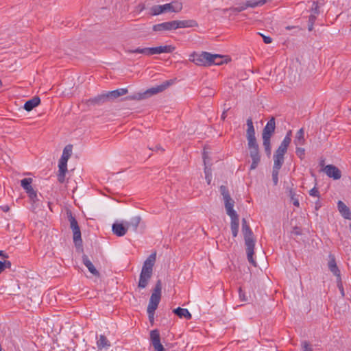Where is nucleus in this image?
<instances>
[{"label": "nucleus", "mask_w": 351, "mask_h": 351, "mask_svg": "<svg viewBox=\"0 0 351 351\" xmlns=\"http://www.w3.org/2000/svg\"><path fill=\"white\" fill-rule=\"evenodd\" d=\"M156 254L153 253L149 256L143 263L139 277L138 287L141 289L145 288L152 276L153 267L156 261Z\"/></svg>", "instance_id": "f257e3e1"}, {"label": "nucleus", "mask_w": 351, "mask_h": 351, "mask_svg": "<svg viewBox=\"0 0 351 351\" xmlns=\"http://www.w3.org/2000/svg\"><path fill=\"white\" fill-rule=\"evenodd\" d=\"M242 232L246 245L247 260L250 263L256 265V263L253 259L255 241L253 238V233L250 230V226L247 224L245 219H242Z\"/></svg>", "instance_id": "f03ea898"}, {"label": "nucleus", "mask_w": 351, "mask_h": 351, "mask_svg": "<svg viewBox=\"0 0 351 351\" xmlns=\"http://www.w3.org/2000/svg\"><path fill=\"white\" fill-rule=\"evenodd\" d=\"M176 47L171 45L154 47L137 48L135 49H125L127 53H141L147 56L155 54L170 53L174 51Z\"/></svg>", "instance_id": "7ed1b4c3"}, {"label": "nucleus", "mask_w": 351, "mask_h": 351, "mask_svg": "<svg viewBox=\"0 0 351 351\" xmlns=\"http://www.w3.org/2000/svg\"><path fill=\"white\" fill-rule=\"evenodd\" d=\"M182 9V3L178 1H174L164 5H156L149 10V14L152 16H158L165 12H180Z\"/></svg>", "instance_id": "20e7f679"}, {"label": "nucleus", "mask_w": 351, "mask_h": 351, "mask_svg": "<svg viewBox=\"0 0 351 351\" xmlns=\"http://www.w3.org/2000/svg\"><path fill=\"white\" fill-rule=\"evenodd\" d=\"M171 84L170 81H166L162 84L156 87H152L146 90L143 93H138L134 95L130 96L128 99L132 100H142L149 97L152 95H156L165 90L167 87Z\"/></svg>", "instance_id": "39448f33"}, {"label": "nucleus", "mask_w": 351, "mask_h": 351, "mask_svg": "<svg viewBox=\"0 0 351 351\" xmlns=\"http://www.w3.org/2000/svg\"><path fill=\"white\" fill-rule=\"evenodd\" d=\"M213 56L208 52H202L200 53L193 52L189 56V60L195 63L198 66H209V60L213 58ZM216 58L215 56L214 58Z\"/></svg>", "instance_id": "423d86ee"}, {"label": "nucleus", "mask_w": 351, "mask_h": 351, "mask_svg": "<svg viewBox=\"0 0 351 351\" xmlns=\"http://www.w3.org/2000/svg\"><path fill=\"white\" fill-rule=\"evenodd\" d=\"M220 192L223 196L227 215L228 216L237 215L233 209L234 201L231 198L227 188L225 186H221Z\"/></svg>", "instance_id": "0eeeda50"}, {"label": "nucleus", "mask_w": 351, "mask_h": 351, "mask_svg": "<svg viewBox=\"0 0 351 351\" xmlns=\"http://www.w3.org/2000/svg\"><path fill=\"white\" fill-rule=\"evenodd\" d=\"M161 290H162V284H161V281L159 280L156 282L155 287H154L153 292L151 295L147 308H149L152 310L157 309L158 304L161 299Z\"/></svg>", "instance_id": "6e6552de"}, {"label": "nucleus", "mask_w": 351, "mask_h": 351, "mask_svg": "<svg viewBox=\"0 0 351 351\" xmlns=\"http://www.w3.org/2000/svg\"><path fill=\"white\" fill-rule=\"evenodd\" d=\"M68 218L73 234V241L75 245L80 244L82 243L81 232L77 221L71 213L69 215Z\"/></svg>", "instance_id": "1a4fd4ad"}, {"label": "nucleus", "mask_w": 351, "mask_h": 351, "mask_svg": "<svg viewBox=\"0 0 351 351\" xmlns=\"http://www.w3.org/2000/svg\"><path fill=\"white\" fill-rule=\"evenodd\" d=\"M150 339L154 349L157 351H165L163 346L160 343V338L158 330H153L150 332Z\"/></svg>", "instance_id": "9d476101"}, {"label": "nucleus", "mask_w": 351, "mask_h": 351, "mask_svg": "<svg viewBox=\"0 0 351 351\" xmlns=\"http://www.w3.org/2000/svg\"><path fill=\"white\" fill-rule=\"evenodd\" d=\"M152 29L156 32H163L167 31L175 30L173 21L163 22L153 25Z\"/></svg>", "instance_id": "9b49d317"}, {"label": "nucleus", "mask_w": 351, "mask_h": 351, "mask_svg": "<svg viewBox=\"0 0 351 351\" xmlns=\"http://www.w3.org/2000/svg\"><path fill=\"white\" fill-rule=\"evenodd\" d=\"M325 173L334 180H339L341 177V171L332 165H328L324 169Z\"/></svg>", "instance_id": "f8f14e48"}, {"label": "nucleus", "mask_w": 351, "mask_h": 351, "mask_svg": "<svg viewBox=\"0 0 351 351\" xmlns=\"http://www.w3.org/2000/svg\"><path fill=\"white\" fill-rule=\"evenodd\" d=\"M175 30L179 28L196 27L198 23L195 20L173 21Z\"/></svg>", "instance_id": "ddd939ff"}, {"label": "nucleus", "mask_w": 351, "mask_h": 351, "mask_svg": "<svg viewBox=\"0 0 351 351\" xmlns=\"http://www.w3.org/2000/svg\"><path fill=\"white\" fill-rule=\"evenodd\" d=\"M276 128L275 119L272 117L267 123L263 131V138H270Z\"/></svg>", "instance_id": "4468645a"}, {"label": "nucleus", "mask_w": 351, "mask_h": 351, "mask_svg": "<svg viewBox=\"0 0 351 351\" xmlns=\"http://www.w3.org/2000/svg\"><path fill=\"white\" fill-rule=\"evenodd\" d=\"M285 152H280L278 150L276 151V153L274 155V167L273 169L280 171L283 162H284V155Z\"/></svg>", "instance_id": "2eb2a0df"}, {"label": "nucleus", "mask_w": 351, "mask_h": 351, "mask_svg": "<svg viewBox=\"0 0 351 351\" xmlns=\"http://www.w3.org/2000/svg\"><path fill=\"white\" fill-rule=\"evenodd\" d=\"M112 230L113 233L117 237H123L126 234L128 228L126 225L124 226L123 223H114L112 225Z\"/></svg>", "instance_id": "dca6fc26"}, {"label": "nucleus", "mask_w": 351, "mask_h": 351, "mask_svg": "<svg viewBox=\"0 0 351 351\" xmlns=\"http://www.w3.org/2000/svg\"><path fill=\"white\" fill-rule=\"evenodd\" d=\"M328 265L330 271L340 280V271L336 264L335 257L332 255H330V261Z\"/></svg>", "instance_id": "f3484780"}, {"label": "nucleus", "mask_w": 351, "mask_h": 351, "mask_svg": "<svg viewBox=\"0 0 351 351\" xmlns=\"http://www.w3.org/2000/svg\"><path fill=\"white\" fill-rule=\"evenodd\" d=\"M83 263L88 268V271L96 277L99 276V271L96 269L92 262L89 260L87 256L84 255L82 257Z\"/></svg>", "instance_id": "a211bd4d"}, {"label": "nucleus", "mask_w": 351, "mask_h": 351, "mask_svg": "<svg viewBox=\"0 0 351 351\" xmlns=\"http://www.w3.org/2000/svg\"><path fill=\"white\" fill-rule=\"evenodd\" d=\"M128 92L127 88H119L114 90L109 91L107 93V97H108L109 101L112 99H117L121 96H123L127 94Z\"/></svg>", "instance_id": "6ab92c4d"}, {"label": "nucleus", "mask_w": 351, "mask_h": 351, "mask_svg": "<svg viewBox=\"0 0 351 351\" xmlns=\"http://www.w3.org/2000/svg\"><path fill=\"white\" fill-rule=\"evenodd\" d=\"M40 103V99L38 97H34L31 99L27 101L24 104V109L28 112L38 106Z\"/></svg>", "instance_id": "aec40b11"}, {"label": "nucleus", "mask_w": 351, "mask_h": 351, "mask_svg": "<svg viewBox=\"0 0 351 351\" xmlns=\"http://www.w3.org/2000/svg\"><path fill=\"white\" fill-rule=\"evenodd\" d=\"M97 346L99 350H102L108 348L110 343L105 335H101L97 341Z\"/></svg>", "instance_id": "412c9836"}, {"label": "nucleus", "mask_w": 351, "mask_h": 351, "mask_svg": "<svg viewBox=\"0 0 351 351\" xmlns=\"http://www.w3.org/2000/svg\"><path fill=\"white\" fill-rule=\"evenodd\" d=\"M231 218V230L234 237H236L239 232V217L238 215L230 216Z\"/></svg>", "instance_id": "4be33fe9"}, {"label": "nucleus", "mask_w": 351, "mask_h": 351, "mask_svg": "<svg viewBox=\"0 0 351 351\" xmlns=\"http://www.w3.org/2000/svg\"><path fill=\"white\" fill-rule=\"evenodd\" d=\"M173 312L180 318L191 319L192 317L191 313L186 308L178 307L177 308L173 309Z\"/></svg>", "instance_id": "5701e85b"}, {"label": "nucleus", "mask_w": 351, "mask_h": 351, "mask_svg": "<svg viewBox=\"0 0 351 351\" xmlns=\"http://www.w3.org/2000/svg\"><path fill=\"white\" fill-rule=\"evenodd\" d=\"M337 206L339 211L345 219L350 218L351 213L350 212L348 207L343 202L339 201L337 203Z\"/></svg>", "instance_id": "b1692460"}, {"label": "nucleus", "mask_w": 351, "mask_h": 351, "mask_svg": "<svg viewBox=\"0 0 351 351\" xmlns=\"http://www.w3.org/2000/svg\"><path fill=\"white\" fill-rule=\"evenodd\" d=\"M291 132L289 131L287 134L286 136L283 139L282 142L281 143L280 145L279 146V147L278 148L277 150L282 152H285V153L287 152V147L291 141Z\"/></svg>", "instance_id": "393cba45"}, {"label": "nucleus", "mask_w": 351, "mask_h": 351, "mask_svg": "<svg viewBox=\"0 0 351 351\" xmlns=\"http://www.w3.org/2000/svg\"><path fill=\"white\" fill-rule=\"evenodd\" d=\"M305 143L304 138V130L303 128H300L296 133L295 137L294 139V144L298 147L300 145H303Z\"/></svg>", "instance_id": "a878e982"}, {"label": "nucleus", "mask_w": 351, "mask_h": 351, "mask_svg": "<svg viewBox=\"0 0 351 351\" xmlns=\"http://www.w3.org/2000/svg\"><path fill=\"white\" fill-rule=\"evenodd\" d=\"M32 182L33 179L31 178H24L21 180V185L27 193L34 190L32 186Z\"/></svg>", "instance_id": "bb28decb"}, {"label": "nucleus", "mask_w": 351, "mask_h": 351, "mask_svg": "<svg viewBox=\"0 0 351 351\" xmlns=\"http://www.w3.org/2000/svg\"><path fill=\"white\" fill-rule=\"evenodd\" d=\"M141 218L139 216H135L131 218L130 221L126 223V226L128 230L129 228H132L133 230L136 231L140 222Z\"/></svg>", "instance_id": "cd10ccee"}, {"label": "nucleus", "mask_w": 351, "mask_h": 351, "mask_svg": "<svg viewBox=\"0 0 351 351\" xmlns=\"http://www.w3.org/2000/svg\"><path fill=\"white\" fill-rule=\"evenodd\" d=\"M27 195L32 204V209L33 210H34L38 207L39 202L37 193L36 191L34 190L30 193H27Z\"/></svg>", "instance_id": "c85d7f7f"}, {"label": "nucleus", "mask_w": 351, "mask_h": 351, "mask_svg": "<svg viewBox=\"0 0 351 351\" xmlns=\"http://www.w3.org/2000/svg\"><path fill=\"white\" fill-rule=\"evenodd\" d=\"M107 101H109L108 97H107V93L97 95L93 99H91L88 101L90 104H103Z\"/></svg>", "instance_id": "c756f323"}, {"label": "nucleus", "mask_w": 351, "mask_h": 351, "mask_svg": "<svg viewBox=\"0 0 351 351\" xmlns=\"http://www.w3.org/2000/svg\"><path fill=\"white\" fill-rule=\"evenodd\" d=\"M213 57H216V58H213L209 60V66L211 64L220 65L222 64L226 61V57L223 56H220L218 54H212Z\"/></svg>", "instance_id": "7c9ffc66"}, {"label": "nucleus", "mask_w": 351, "mask_h": 351, "mask_svg": "<svg viewBox=\"0 0 351 351\" xmlns=\"http://www.w3.org/2000/svg\"><path fill=\"white\" fill-rule=\"evenodd\" d=\"M203 158H204V165H205V167H204L205 178L208 184H210V182H211V172H210V169L208 168L206 166V161L208 159V156L205 152H204Z\"/></svg>", "instance_id": "2f4dec72"}, {"label": "nucleus", "mask_w": 351, "mask_h": 351, "mask_svg": "<svg viewBox=\"0 0 351 351\" xmlns=\"http://www.w3.org/2000/svg\"><path fill=\"white\" fill-rule=\"evenodd\" d=\"M72 148L73 147L71 145H68L64 148L62 155L60 158L62 160L68 161L72 154Z\"/></svg>", "instance_id": "473e14b6"}, {"label": "nucleus", "mask_w": 351, "mask_h": 351, "mask_svg": "<svg viewBox=\"0 0 351 351\" xmlns=\"http://www.w3.org/2000/svg\"><path fill=\"white\" fill-rule=\"evenodd\" d=\"M247 132H246V136L247 137L255 136V131H254V128L253 125V122H252V119L250 118L247 120Z\"/></svg>", "instance_id": "72a5a7b5"}, {"label": "nucleus", "mask_w": 351, "mask_h": 351, "mask_svg": "<svg viewBox=\"0 0 351 351\" xmlns=\"http://www.w3.org/2000/svg\"><path fill=\"white\" fill-rule=\"evenodd\" d=\"M247 139L249 149L258 147L255 136L247 137Z\"/></svg>", "instance_id": "f704fd0d"}, {"label": "nucleus", "mask_w": 351, "mask_h": 351, "mask_svg": "<svg viewBox=\"0 0 351 351\" xmlns=\"http://www.w3.org/2000/svg\"><path fill=\"white\" fill-rule=\"evenodd\" d=\"M251 158L252 159V162L250 166V170H254L258 167V165L259 164L261 160V158L260 156H255Z\"/></svg>", "instance_id": "c9c22d12"}, {"label": "nucleus", "mask_w": 351, "mask_h": 351, "mask_svg": "<svg viewBox=\"0 0 351 351\" xmlns=\"http://www.w3.org/2000/svg\"><path fill=\"white\" fill-rule=\"evenodd\" d=\"M263 140L265 152L268 155H269L271 154L270 138H263Z\"/></svg>", "instance_id": "e433bc0d"}, {"label": "nucleus", "mask_w": 351, "mask_h": 351, "mask_svg": "<svg viewBox=\"0 0 351 351\" xmlns=\"http://www.w3.org/2000/svg\"><path fill=\"white\" fill-rule=\"evenodd\" d=\"M59 171L66 172L67 171V161L62 160V159L59 161Z\"/></svg>", "instance_id": "4c0bfd02"}, {"label": "nucleus", "mask_w": 351, "mask_h": 351, "mask_svg": "<svg viewBox=\"0 0 351 351\" xmlns=\"http://www.w3.org/2000/svg\"><path fill=\"white\" fill-rule=\"evenodd\" d=\"M290 197L293 205L296 207H299V199L295 197V193L293 190L290 191Z\"/></svg>", "instance_id": "58836bf2"}, {"label": "nucleus", "mask_w": 351, "mask_h": 351, "mask_svg": "<svg viewBox=\"0 0 351 351\" xmlns=\"http://www.w3.org/2000/svg\"><path fill=\"white\" fill-rule=\"evenodd\" d=\"M11 267V263L8 261H0V274L5 269Z\"/></svg>", "instance_id": "ea45409f"}, {"label": "nucleus", "mask_w": 351, "mask_h": 351, "mask_svg": "<svg viewBox=\"0 0 351 351\" xmlns=\"http://www.w3.org/2000/svg\"><path fill=\"white\" fill-rule=\"evenodd\" d=\"M278 174L279 171L278 170H272V180L274 185H277L278 183Z\"/></svg>", "instance_id": "a19ab883"}, {"label": "nucleus", "mask_w": 351, "mask_h": 351, "mask_svg": "<svg viewBox=\"0 0 351 351\" xmlns=\"http://www.w3.org/2000/svg\"><path fill=\"white\" fill-rule=\"evenodd\" d=\"M296 155L301 159H304L305 156V149L304 148L298 147L296 148Z\"/></svg>", "instance_id": "79ce46f5"}, {"label": "nucleus", "mask_w": 351, "mask_h": 351, "mask_svg": "<svg viewBox=\"0 0 351 351\" xmlns=\"http://www.w3.org/2000/svg\"><path fill=\"white\" fill-rule=\"evenodd\" d=\"M319 7L318 3L316 1H313L311 6V12L314 14H317L319 13Z\"/></svg>", "instance_id": "37998d69"}, {"label": "nucleus", "mask_w": 351, "mask_h": 351, "mask_svg": "<svg viewBox=\"0 0 351 351\" xmlns=\"http://www.w3.org/2000/svg\"><path fill=\"white\" fill-rule=\"evenodd\" d=\"M155 311L156 309H151L149 308H147V313H148V317H149V321L152 323L154 320V313H155Z\"/></svg>", "instance_id": "c03bdc74"}, {"label": "nucleus", "mask_w": 351, "mask_h": 351, "mask_svg": "<svg viewBox=\"0 0 351 351\" xmlns=\"http://www.w3.org/2000/svg\"><path fill=\"white\" fill-rule=\"evenodd\" d=\"M239 298L243 302L247 301V298L246 297L245 293L242 290V289L240 287L239 289Z\"/></svg>", "instance_id": "a18cd8bd"}, {"label": "nucleus", "mask_w": 351, "mask_h": 351, "mask_svg": "<svg viewBox=\"0 0 351 351\" xmlns=\"http://www.w3.org/2000/svg\"><path fill=\"white\" fill-rule=\"evenodd\" d=\"M309 195L313 197H319V192L317 190L316 187L313 188L309 191Z\"/></svg>", "instance_id": "49530a36"}, {"label": "nucleus", "mask_w": 351, "mask_h": 351, "mask_svg": "<svg viewBox=\"0 0 351 351\" xmlns=\"http://www.w3.org/2000/svg\"><path fill=\"white\" fill-rule=\"evenodd\" d=\"M250 149V157L255 156H260L259 155L258 147L251 148V149Z\"/></svg>", "instance_id": "de8ad7c7"}, {"label": "nucleus", "mask_w": 351, "mask_h": 351, "mask_svg": "<svg viewBox=\"0 0 351 351\" xmlns=\"http://www.w3.org/2000/svg\"><path fill=\"white\" fill-rule=\"evenodd\" d=\"M302 350L303 351H313L311 346L307 341L302 343Z\"/></svg>", "instance_id": "09e8293b"}, {"label": "nucleus", "mask_w": 351, "mask_h": 351, "mask_svg": "<svg viewBox=\"0 0 351 351\" xmlns=\"http://www.w3.org/2000/svg\"><path fill=\"white\" fill-rule=\"evenodd\" d=\"M259 35H261L263 37V41L266 44H269L272 42V39L269 36H265L261 33H258Z\"/></svg>", "instance_id": "8fccbe9b"}, {"label": "nucleus", "mask_w": 351, "mask_h": 351, "mask_svg": "<svg viewBox=\"0 0 351 351\" xmlns=\"http://www.w3.org/2000/svg\"><path fill=\"white\" fill-rule=\"evenodd\" d=\"M66 172L59 171L58 175V180L60 182L62 183L64 181Z\"/></svg>", "instance_id": "3c124183"}, {"label": "nucleus", "mask_w": 351, "mask_h": 351, "mask_svg": "<svg viewBox=\"0 0 351 351\" xmlns=\"http://www.w3.org/2000/svg\"><path fill=\"white\" fill-rule=\"evenodd\" d=\"M337 284H338L337 285L338 287L340 289L342 295H344V292H343V286H342V284H341V279H340V281H339V280L337 278Z\"/></svg>", "instance_id": "603ef678"}, {"label": "nucleus", "mask_w": 351, "mask_h": 351, "mask_svg": "<svg viewBox=\"0 0 351 351\" xmlns=\"http://www.w3.org/2000/svg\"><path fill=\"white\" fill-rule=\"evenodd\" d=\"M1 209L5 212V213H7L10 210V206L7 204L5 205H3V206H1Z\"/></svg>", "instance_id": "864d4df0"}, {"label": "nucleus", "mask_w": 351, "mask_h": 351, "mask_svg": "<svg viewBox=\"0 0 351 351\" xmlns=\"http://www.w3.org/2000/svg\"><path fill=\"white\" fill-rule=\"evenodd\" d=\"M316 14H311V16H309V21L310 22H311V23H313V21H315L316 16H315Z\"/></svg>", "instance_id": "5fc2aeb1"}, {"label": "nucleus", "mask_w": 351, "mask_h": 351, "mask_svg": "<svg viewBox=\"0 0 351 351\" xmlns=\"http://www.w3.org/2000/svg\"><path fill=\"white\" fill-rule=\"evenodd\" d=\"M0 256L4 258H8V255L2 250H0Z\"/></svg>", "instance_id": "6e6d98bb"}, {"label": "nucleus", "mask_w": 351, "mask_h": 351, "mask_svg": "<svg viewBox=\"0 0 351 351\" xmlns=\"http://www.w3.org/2000/svg\"><path fill=\"white\" fill-rule=\"evenodd\" d=\"M226 111H223V113H222V114H221V119H222L223 120H224V119H226Z\"/></svg>", "instance_id": "4d7b16f0"}, {"label": "nucleus", "mask_w": 351, "mask_h": 351, "mask_svg": "<svg viewBox=\"0 0 351 351\" xmlns=\"http://www.w3.org/2000/svg\"><path fill=\"white\" fill-rule=\"evenodd\" d=\"M293 28H297V27H291V26H287V27H286V29H289H289H293Z\"/></svg>", "instance_id": "13d9d810"}, {"label": "nucleus", "mask_w": 351, "mask_h": 351, "mask_svg": "<svg viewBox=\"0 0 351 351\" xmlns=\"http://www.w3.org/2000/svg\"><path fill=\"white\" fill-rule=\"evenodd\" d=\"M313 29V23H311L308 27V30L311 31Z\"/></svg>", "instance_id": "bf43d9fd"}, {"label": "nucleus", "mask_w": 351, "mask_h": 351, "mask_svg": "<svg viewBox=\"0 0 351 351\" xmlns=\"http://www.w3.org/2000/svg\"><path fill=\"white\" fill-rule=\"evenodd\" d=\"M210 95H215V91H212L211 93H210Z\"/></svg>", "instance_id": "052dcab7"}, {"label": "nucleus", "mask_w": 351, "mask_h": 351, "mask_svg": "<svg viewBox=\"0 0 351 351\" xmlns=\"http://www.w3.org/2000/svg\"><path fill=\"white\" fill-rule=\"evenodd\" d=\"M1 86H2V82H1V81L0 80V88L1 87Z\"/></svg>", "instance_id": "680f3d73"}, {"label": "nucleus", "mask_w": 351, "mask_h": 351, "mask_svg": "<svg viewBox=\"0 0 351 351\" xmlns=\"http://www.w3.org/2000/svg\"><path fill=\"white\" fill-rule=\"evenodd\" d=\"M0 351H2V348H1V346H0Z\"/></svg>", "instance_id": "e2e57ef3"}, {"label": "nucleus", "mask_w": 351, "mask_h": 351, "mask_svg": "<svg viewBox=\"0 0 351 351\" xmlns=\"http://www.w3.org/2000/svg\"><path fill=\"white\" fill-rule=\"evenodd\" d=\"M350 229H351V223L350 224Z\"/></svg>", "instance_id": "0e129e2a"}]
</instances>
